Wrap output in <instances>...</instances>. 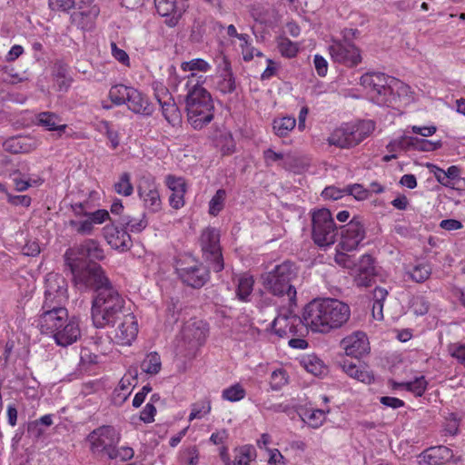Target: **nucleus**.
<instances>
[{
  "instance_id": "57",
  "label": "nucleus",
  "mask_w": 465,
  "mask_h": 465,
  "mask_svg": "<svg viewBox=\"0 0 465 465\" xmlns=\"http://www.w3.org/2000/svg\"><path fill=\"white\" fill-rule=\"evenodd\" d=\"M134 451L133 448L128 446H123L118 448L117 446L112 450L108 458L110 460H119L121 461H127L133 459Z\"/></svg>"
},
{
  "instance_id": "2",
  "label": "nucleus",
  "mask_w": 465,
  "mask_h": 465,
  "mask_svg": "<svg viewBox=\"0 0 465 465\" xmlns=\"http://www.w3.org/2000/svg\"><path fill=\"white\" fill-rule=\"evenodd\" d=\"M38 327L42 333L53 337L58 346L66 347L81 337L79 320L69 317L66 308L42 312L38 318Z\"/></svg>"
},
{
  "instance_id": "31",
  "label": "nucleus",
  "mask_w": 465,
  "mask_h": 465,
  "mask_svg": "<svg viewBox=\"0 0 465 465\" xmlns=\"http://www.w3.org/2000/svg\"><path fill=\"white\" fill-rule=\"evenodd\" d=\"M135 377L132 373L124 374L120 380L118 386L114 391V401L116 404H122L124 402L132 392V389L134 386Z\"/></svg>"
},
{
  "instance_id": "64",
  "label": "nucleus",
  "mask_w": 465,
  "mask_h": 465,
  "mask_svg": "<svg viewBox=\"0 0 465 465\" xmlns=\"http://www.w3.org/2000/svg\"><path fill=\"white\" fill-rule=\"evenodd\" d=\"M287 382L285 371L279 369L272 372L271 384L273 390L281 389Z\"/></svg>"
},
{
  "instance_id": "25",
  "label": "nucleus",
  "mask_w": 465,
  "mask_h": 465,
  "mask_svg": "<svg viewBox=\"0 0 465 465\" xmlns=\"http://www.w3.org/2000/svg\"><path fill=\"white\" fill-rule=\"evenodd\" d=\"M125 104L135 114L150 115L153 109L148 99L137 89L131 87Z\"/></svg>"
},
{
  "instance_id": "42",
  "label": "nucleus",
  "mask_w": 465,
  "mask_h": 465,
  "mask_svg": "<svg viewBox=\"0 0 465 465\" xmlns=\"http://www.w3.org/2000/svg\"><path fill=\"white\" fill-rule=\"evenodd\" d=\"M141 369L150 375H156L162 369L161 357L157 352H151L141 362Z\"/></svg>"
},
{
  "instance_id": "20",
  "label": "nucleus",
  "mask_w": 465,
  "mask_h": 465,
  "mask_svg": "<svg viewBox=\"0 0 465 465\" xmlns=\"http://www.w3.org/2000/svg\"><path fill=\"white\" fill-rule=\"evenodd\" d=\"M361 84L368 91L369 95L375 93V91L383 88L389 83L395 84V85L401 86L402 89H410L404 83L386 75L382 73H367L364 74L360 79Z\"/></svg>"
},
{
  "instance_id": "18",
  "label": "nucleus",
  "mask_w": 465,
  "mask_h": 465,
  "mask_svg": "<svg viewBox=\"0 0 465 465\" xmlns=\"http://www.w3.org/2000/svg\"><path fill=\"white\" fill-rule=\"evenodd\" d=\"M341 347L347 356L361 358L370 351V343L366 334L362 331H355L341 341Z\"/></svg>"
},
{
  "instance_id": "26",
  "label": "nucleus",
  "mask_w": 465,
  "mask_h": 465,
  "mask_svg": "<svg viewBox=\"0 0 465 465\" xmlns=\"http://www.w3.org/2000/svg\"><path fill=\"white\" fill-rule=\"evenodd\" d=\"M423 458L429 465H441L453 458V451L443 445L434 446L423 452Z\"/></svg>"
},
{
  "instance_id": "17",
  "label": "nucleus",
  "mask_w": 465,
  "mask_h": 465,
  "mask_svg": "<svg viewBox=\"0 0 465 465\" xmlns=\"http://www.w3.org/2000/svg\"><path fill=\"white\" fill-rule=\"evenodd\" d=\"M303 319L302 320L298 316L289 314H280L272 322V329L274 334L279 338L289 339L295 336L299 330L302 328Z\"/></svg>"
},
{
  "instance_id": "11",
  "label": "nucleus",
  "mask_w": 465,
  "mask_h": 465,
  "mask_svg": "<svg viewBox=\"0 0 465 465\" xmlns=\"http://www.w3.org/2000/svg\"><path fill=\"white\" fill-rule=\"evenodd\" d=\"M71 273L73 281L78 288H94L96 293L102 287L111 284L102 267L95 262L73 271Z\"/></svg>"
},
{
  "instance_id": "53",
  "label": "nucleus",
  "mask_w": 465,
  "mask_h": 465,
  "mask_svg": "<svg viewBox=\"0 0 465 465\" xmlns=\"http://www.w3.org/2000/svg\"><path fill=\"white\" fill-rule=\"evenodd\" d=\"M69 224L77 233L82 235H89L94 231V224L88 216H85L84 220H71Z\"/></svg>"
},
{
  "instance_id": "7",
  "label": "nucleus",
  "mask_w": 465,
  "mask_h": 465,
  "mask_svg": "<svg viewBox=\"0 0 465 465\" xmlns=\"http://www.w3.org/2000/svg\"><path fill=\"white\" fill-rule=\"evenodd\" d=\"M312 240L320 247L332 245L337 237V227L331 212L322 208L312 214Z\"/></svg>"
},
{
  "instance_id": "15",
  "label": "nucleus",
  "mask_w": 465,
  "mask_h": 465,
  "mask_svg": "<svg viewBox=\"0 0 465 465\" xmlns=\"http://www.w3.org/2000/svg\"><path fill=\"white\" fill-rule=\"evenodd\" d=\"M138 195L143 206L151 213H158L162 209V200L158 186L152 177H143L138 185Z\"/></svg>"
},
{
  "instance_id": "19",
  "label": "nucleus",
  "mask_w": 465,
  "mask_h": 465,
  "mask_svg": "<svg viewBox=\"0 0 465 465\" xmlns=\"http://www.w3.org/2000/svg\"><path fill=\"white\" fill-rule=\"evenodd\" d=\"M103 231L105 241L113 249L125 252L131 248L132 240L126 230L114 224H107Z\"/></svg>"
},
{
  "instance_id": "32",
  "label": "nucleus",
  "mask_w": 465,
  "mask_h": 465,
  "mask_svg": "<svg viewBox=\"0 0 465 465\" xmlns=\"http://www.w3.org/2000/svg\"><path fill=\"white\" fill-rule=\"evenodd\" d=\"M342 371L350 377L364 383H371L373 381V375L367 370L359 369L358 366L348 360L341 361Z\"/></svg>"
},
{
  "instance_id": "44",
  "label": "nucleus",
  "mask_w": 465,
  "mask_h": 465,
  "mask_svg": "<svg viewBox=\"0 0 465 465\" xmlns=\"http://www.w3.org/2000/svg\"><path fill=\"white\" fill-rule=\"evenodd\" d=\"M99 8L97 5H93L88 11H82L74 14V19H79L78 24L84 30H90L93 28L94 20L99 15Z\"/></svg>"
},
{
  "instance_id": "45",
  "label": "nucleus",
  "mask_w": 465,
  "mask_h": 465,
  "mask_svg": "<svg viewBox=\"0 0 465 465\" xmlns=\"http://www.w3.org/2000/svg\"><path fill=\"white\" fill-rule=\"evenodd\" d=\"M240 47L244 61H251L254 56H262V53L252 46V39L247 34L239 35Z\"/></svg>"
},
{
  "instance_id": "27",
  "label": "nucleus",
  "mask_w": 465,
  "mask_h": 465,
  "mask_svg": "<svg viewBox=\"0 0 465 465\" xmlns=\"http://www.w3.org/2000/svg\"><path fill=\"white\" fill-rule=\"evenodd\" d=\"M80 249V244L74 245L66 250L64 255L65 265L70 269V272L81 269L92 263L88 262L86 256Z\"/></svg>"
},
{
  "instance_id": "1",
  "label": "nucleus",
  "mask_w": 465,
  "mask_h": 465,
  "mask_svg": "<svg viewBox=\"0 0 465 465\" xmlns=\"http://www.w3.org/2000/svg\"><path fill=\"white\" fill-rule=\"evenodd\" d=\"M349 305L338 299H315L303 311V324L312 331L328 333L341 328L350 319Z\"/></svg>"
},
{
  "instance_id": "52",
  "label": "nucleus",
  "mask_w": 465,
  "mask_h": 465,
  "mask_svg": "<svg viewBox=\"0 0 465 465\" xmlns=\"http://www.w3.org/2000/svg\"><path fill=\"white\" fill-rule=\"evenodd\" d=\"M246 392L243 387L239 383H235L224 389L222 392V397L225 401L234 402L242 400Z\"/></svg>"
},
{
  "instance_id": "10",
  "label": "nucleus",
  "mask_w": 465,
  "mask_h": 465,
  "mask_svg": "<svg viewBox=\"0 0 465 465\" xmlns=\"http://www.w3.org/2000/svg\"><path fill=\"white\" fill-rule=\"evenodd\" d=\"M86 440L94 454H104L108 457L120 442L121 434L114 427L103 425L91 431Z\"/></svg>"
},
{
  "instance_id": "39",
  "label": "nucleus",
  "mask_w": 465,
  "mask_h": 465,
  "mask_svg": "<svg viewBox=\"0 0 465 465\" xmlns=\"http://www.w3.org/2000/svg\"><path fill=\"white\" fill-rule=\"evenodd\" d=\"M80 245L81 252H84V254L86 256L88 261H101L104 258V250L96 241L93 239H87L81 242Z\"/></svg>"
},
{
  "instance_id": "13",
  "label": "nucleus",
  "mask_w": 465,
  "mask_h": 465,
  "mask_svg": "<svg viewBox=\"0 0 465 465\" xmlns=\"http://www.w3.org/2000/svg\"><path fill=\"white\" fill-rule=\"evenodd\" d=\"M176 272L183 282L193 288L203 287L210 279L208 269L197 261L179 262Z\"/></svg>"
},
{
  "instance_id": "58",
  "label": "nucleus",
  "mask_w": 465,
  "mask_h": 465,
  "mask_svg": "<svg viewBox=\"0 0 465 465\" xmlns=\"http://www.w3.org/2000/svg\"><path fill=\"white\" fill-rule=\"evenodd\" d=\"M0 77L3 82L11 84H15L27 80L26 77L21 76L19 74L15 72L13 67L9 66H5L2 68Z\"/></svg>"
},
{
  "instance_id": "24",
  "label": "nucleus",
  "mask_w": 465,
  "mask_h": 465,
  "mask_svg": "<svg viewBox=\"0 0 465 465\" xmlns=\"http://www.w3.org/2000/svg\"><path fill=\"white\" fill-rule=\"evenodd\" d=\"M394 90H396L399 93V94H407L410 89H402L401 86H398L395 85V84L389 83L385 84V86L382 89L380 88V90L375 91V93L371 94L370 97L373 103L379 105L390 106L396 99Z\"/></svg>"
},
{
  "instance_id": "49",
  "label": "nucleus",
  "mask_w": 465,
  "mask_h": 465,
  "mask_svg": "<svg viewBox=\"0 0 465 465\" xmlns=\"http://www.w3.org/2000/svg\"><path fill=\"white\" fill-rule=\"evenodd\" d=\"M122 223L125 226L126 230H129L131 232L134 233L141 232L148 225L145 213H142L140 218L124 216L122 218Z\"/></svg>"
},
{
  "instance_id": "37",
  "label": "nucleus",
  "mask_w": 465,
  "mask_h": 465,
  "mask_svg": "<svg viewBox=\"0 0 465 465\" xmlns=\"http://www.w3.org/2000/svg\"><path fill=\"white\" fill-rule=\"evenodd\" d=\"M165 98H167V102L164 100L163 104H160L163 115L172 126L178 125L181 123L180 111L172 96L166 95Z\"/></svg>"
},
{
  "instance_id": "61",
  "label": "nucleus",
  "mask_w": 465,
  "mask_h": 465,
  "mask_svg": "<svg viewBox=\"0 0 465 465\" xmlns=\"http://www.w3.org/2000/svg\"><path fill=\"white\" fill-rule=\"evenodd\" d=\"M345 193L352 195L356 200H365L369 196V191L364 189L362 185L355 183L345 187Z\"/></svg>"
},
{
  "instance_id": "16",
  "label": "nucleus",
  "mask_w": 465,
  "mask_h": 465,
  "mask_svg": "<svg viewBox=\"0 0 465 465\" xmlns=\"http://www.w3.org/2000/svg\"><path fill=\"white\" fill-rule=\"evenodd\" d=\"M364 238L365 229L363 224L359 221L351 220L342 227L341 241L337 248L346 252L355 251Z\"/></svg>"
},
{
  "instance_id": "5",
  "label": "nucleus",
  "mask_w": 465,
  "mask_h": 465,
  "mask_svg": "<svg viewBox=\"0 0 465 465\" xmlns=\"http://www.w3.org/2000/svg\"><path fill=\"white\" fill-rule=\"evenodd\" d=\"M296 276L295 265L291 262H284L267 273L264 278V287L272 294L282 298L292 305L296 301V289L291 282Z\"/></svg>"
},
{
  "instance_id": "51",
  "label": "nucleus",
  "mask_w": 465,
  "mask_h": 465,
  "mask_svg": "<svg viewBox=\"0 0 465 465\" xmlns=\"http://www.w3.org/2000/svg\"><path fill=\"white\" fill-rule=\"evenodd\" d=\"M211 410V402L208 400H203L192 404L191 412L189 415V421H192L195 419L203 418L204 416L210 413Z\"/></svg>"
},
{
  "instance_id": "21",
  "label": "nucleus",
  "mask_w": 465,
  "mask_h": 465,
  "mask_svg": "<svg viewBox=\"0 0 465 465\" xmlns=\"http://www.w3.org/2000/svg\"><path fill=\"white\" fill-rule=\"evenodd\" d=\"M165 184L171 191L169 196L171 207L176 210L182 208L185 203L184 194L187 188L185 180L183 177L169 174L165 177Z\"/></svg>"
},
{
  "instance_id": "54",
  "label": "nucleus",
  "mask_w": 465,
  "mask_h": 465,
  "mask_svg": "<svg viewBox=\"0 0 465 465\" xmlns=\"http://www.w3.org/2000/svg\"><path fill=\"white\" fill-rule=\"evenodd\" d=\"M226 193L223 189H219L209 203L210 214L216 216L223 208Z\"/></svg>"
},
{
  "instance_id": "60",
  "label": "nucleus",
  "mask_w": 465,
  "mask_h": 465,
  "mask_svg": "<svg viewBox=\"0 0 465 465\" xmlns=\"http://www.w3.org/2000/svg\"><path fill=\"white\" fill-rule=\"evenodd\" d=\"M158 14L168 16L175 11V0H154Z\"/></svg>"
},
{
  "instance_id": "12",
  "label": "nucleus",
  "mask_w": 465,
  "mask_h": 465,
  "mask_svg": "<svg viewBox=\"0 0 465 465\" xmlns=\"http://www.w3.org/2000/svg\"><path fill=\"white\" fill-rule=\"evenodd\" d=\"M329 54L333 63L354 67L361 62L360 49L347 40L332 39L328 46Z\"/></svg>"
},
{
  "instance_id": "55",
  "label": "nucleus",
  "mask_w": 465,
  "mask_h": 465,
  "mask_svg": "<svg viewBox=\"0 0 465 465\" xmlns=\"http://www.w3.org/2000/svg\"><path fill=\"white\" fill-rule=\"evenodd\" d=\"M25 139L21 137H15L7 140L5 143V149L13 153H23L29 151Z\"/></svg>"
},
{
  "instance_id": "46",
  "label": "nucleus",
  "mask_w": 465,
  "mask_h": 465,
  "mask_svg": "<svg viewBox=\"0 0 465 465\" xmlns=\"http://www.w3.org/2000/svg\"><path fill=\"white\" fill-rule=\"evenodd\" d=\"M388 296V291L381 287H377L373 291V305H372V315L376 320H381L383 318L382 308L383 302Z\"/></svg>"
},
{
  "instance_id": "47",
  "label": "nucleus",
  "mask_w": 465,
  "mask_h": 465,
  "mask_svg": "<svg viewBox=\"0 0 465 465\" xmlns=\"http://www.w3.org/2000/svg\"><path fill=\"white\" fill-rule=\"evenodd\" d=\"M131 86H126L124 84H115L110 88L108 96L112 103L115 105L125 104Z\"/></svg>"
},
{
  "instance_id": "56",
  "label": "nucleus",
  "mask_w": 465,
  "mask_h": 465,
  "mask_svg": "<svg viewBox=\"0 0 465 465\" xmlns=\"http://www.w3.org/2000/svg\"><path fill=\"white\" fill-rule=\"evenodd\" d=\"M411 308L416 315H424L428 312L430 303L422 295H414L411 300Z\"/></svg>"
},
{
  "instance_id": "23",
  "label": "nucleus",
  "mask_w": 465,
  "mask_h": 465,
  "mask_svg": "<svg viewBox=\"0 0 465 465\" xmlns=\"http://www.w3.org/2000/svg\"><path fill=\"white\" fill-rule=\"evenodd\" d=\"M352 147L361 143L371 135L375 129V124L371 120H362L356 123H347Z\"/></svg>"
},
{
  "instance_id": "4",
  "label": "nucleus",
  "mask_w": 465,
  "mask_h": 465,
  "mask_svg": "<svg viewBox=\"0 0 465 465\" xmlns=\"http://www.w3.org/2000/svg\"><path fill=\"white\" fill-rule=\"evenodd\" d=\"M124 303V299L112 283L102 287L92 302L91 316L94 326L100 329L114 326L125 314Z\"/></svg>"
},
{
  "instance_id": "43",
  "label": "nucleus",
  "mask_w": 465,
  "mask_h": 465,
  "mask_svg": "<svg viewBox=\"0 0 465 465\" xmlns=\"http://www.w3.org/2000/svg\"><path fill=\"white\" fill-rule=\"evenodd\" d=\"M12 181L17 192H25L32 186H39L44 183V180L39 176L28 179L23 178L19 171L13 173Z\"/></svg>"
},
{
  "instance_id": "62",
  "label": "nucleus",
  "mask_w": 465,
  "mask_h": 465,
  "mask_svg": "<svg viewBox=\"0 0 465 465\" xmlns=\"http://www.w3.org/2000/svg\"><path fill=\"white\" fill-rule=\"evenodd\" d=\"M449 352L458 363L465 367V343H455L450 345Z\"/></svg>"
},
{
  "instance_id": "3",
  "label": "nucleus",
  "mask_w": 465,
  "mask_h": 465,
  "mask_svg": "<svg viewBox=\"0 0 465 465\" xmlns=\"http://www.w3.org/2000/svg\"><path fill=\"white\" fill-rule=\"evenodd\" d=\"M195 77L194 74L186 76L185 104L188 122L194 129L200 130L213 119L214 105L210 92Z\"/></svg>"
},
{
  "instance_id": "59",
  "label": "nucleus",
  "mask_w": 465,
  "mask_h": 465,
  "mask_svg": "<svg viewBox=\"0 0 465 465\" xmlns=\"http://www.w3.org/2000/svg\"><path fill=\"white\" fill-rule=\"evenodd\" d=\"M374 261L371 255L363 254L359 259L358 263L355 262V266L353 268L354 272H374Z\"/></svg>"
},
{
  "instance_id": "28",
  "label": "nucleus",
  "mask_w": 465,
  "mask_h": 465,
  "mask_svg": "<svg viewBox=\"0 0 465 465\" xmlns=\"http://www.w3.org/2000/svg\"><path fill=\"white\" fill-rule=\"evenodd\" d=\"M234 459L232 465H251L252 461L256 459V451L252 445H242L233 450ZM227 465H231L228 457L223 458Z\"/></svg>"
},
{
  "instance_id": "30",
  "label": "nucleus",
  "mask_w": 465,
  "mask_h": 465,
  "mask_svg": "<svg viewBox=\"0 0 465 465\" xmlns=\"http://www.w3.org/2000/svg\"><path fill=\"white\" fill-rule=\"evenodd\" d=\"M38 124L44 126L48 131H55L58 133V135L61 136L63 133L67 128V125L62 124V120L54 113L51 112H43L37 115Z\"/></svg>"
},
{
  "instance_id": "63",
  "label": "nucleus",
  "mask_w": 465,
  "mask_h": 465,
  "mask_svg": "<svg viewBox=\"0 0 465 465\" xmlns=\"http://www.w3.org/2000/svg\"><path fill=\"white\" fill-rule=\"evenodd\" d=\"M345 252L346 251H342L340 248H337V252L335 254L334 260L336 263L344 268L353 269L355 266V261L352 259L351 255L345 253Z\"/></svg>"
},
{
  "instance_id": "33",
  "label": "nucleus",
  "mask_w": 465,
  "mask_h": 465,
  "mask_svg": "<svg viewBox=\"0 0 465 465\" xmlns=\"http://www.w3.org/2000/svg\"><path fill=\"white\" fill-rule=\"evenodd\" d=\"M234 282L237 285L236 296L242 302H247L253 289L254 280L252 276L242 273L235 277Z\"/></svg>"
},
{
  "instance_id": "9",
  "label": "nucleus",
  "mask_w": 465,
  "mask_h": 465,
  "mask_svg": "<svg viewBox=\"0 0 465 465\" xmlns=\"http://www.w3.org/2000/svg\"><path fill=\"white\" fill-rule=\"evenodd\" d=\"M200 245L203 259L209 262L211 269L219 272L223 270L224 263L220 246V233L215 228L204 229L200 236Z\"/></svg>"
},
{
  "instance_id": "22",
  "label": "nucleus",
  "mask_w": 465,
  "mask_h": 465,
  "mask_svg": "<svg viewBox=\"0 0 465 465\" xmlns=\"http://www.w3.org/2000/svg\"><path fill=\"white\" fill-rule=\"evenodd\" d=\"M208 325L202 320H191L183 329V337L185 341L193 344H202L208 334Z\"/></svg>"
},
{
  "instance_id": "8",
  "label": "nucleus",
  "mask_w": 465,
  "mask_h": 465,
  "mask_svg": "<svg viewBox=\"0 0 465 465\" xmlns=\"http://www.w3.org/2000/svg\"><path fill=\"white\" fill-rule=\"evenodd\" d=\"M68 300L67 282L60 274L49 273L45 279V301L42 312L65 308L64 304Z\"/></svg>"
},
{
  "instance_id": "34",
  "label": "nucleus",
  "mask_w": 465,
  "mask_h": 465,
  "mask_svg": "<svg viewBox=\"0 0 465 465\" xmlns=\"http://www.w3.org/2000/svg\"><path fill=\"white\" fill-rule=\"evenodd\" d=\"M300 363L307 372L314 376H322L327 372V367L323 361L314 354L303 356Z\"/></svg>"
},
{
  "instance_id": "48",
  "label": "nucleus",
  "mask_w": 465,
  "mask_h": 465,
  "mask_svg": "<svg viewBox=\"0 0 465 465\" xmlns=\"http://www.w3.org/2000/svg\"><path fill=\"white\" fill-rule=\"evenodd\" d=\"M114 192L124 197H128L134 193V186L131 183V175L129 173L120 174L117 182L114 184Z\"/></svg>"
},
{
  "instance_id": "35",
  "label": "nucleus",
  "mask_w": 465,
  "mask_h": 465,
  "mask_svg": "<svg viewBox=\"0 0 465 465\" xmlns=\"http://www.w3.org/2000/svg\"><path fill=\"white\" fill-rule=\"evenodd\" d=\"M327 141L330 145H334L339 148L344 149L352 147L350 138V132L346 124L335 129L328 137Z\"/></svg>"
},
{
  "instance_id": "41",
  "label": "nucleus",
  "mask_w": 465,
  "mask_h": 465,
  "mask_svg": "<svg viewBox=\"0 0 465 465\" xmlns=\"http://www.w3.org/2000/svg\"><path fill=\"white\" fill-rule=\"evenodd\" d=\"M428 382L425 377L420 376L409 382L394 383L393 388H403L413 393L416 397H420L424 394Z\"/></svg>"
},
{
  "instance_id": "29",
  "label": "nucleus",
  "mask_w": 465,
  "mask_h": 465,
  "mask_svg": "<svg viewBox=\"0 0 465 465\" xmlns=\"http://www.w3.org/2000/svg\"><path fill=\"white\" fill-rule=\"evenodd\" d=\"M405 272L415 282L421 283L427 281L432 272V267L428 262H418L405 267Z\"/></svg>"
},
{
  "instance_id": "6",
  "label": "nucleus",
  "mask_w": 465,
  "mask_h": 465,
  "mask_svg": "<svg viewBox=\"0 0 465 465\" xmlns=\"http://www.w3.org/2000/svg\"><path fill=\"white\" fill-rule=\"evenodd\" d=\"M214 62L216 63L215 73L196 76V81L203 86L206 84L209 88L223 95L233 93L236 89V83L230 60L221 51L216 55Z\"/></svg>"
},
{
  "instance_id": "50",
  "label": "nucleus",
  "mask_w": 465,
  "mask_h": 465,
  "mask_svg": "<svg viewBox=\"0 0 465 465\" xmlns=\"http://www.w3.org/2000/svg\"><path fill=\"white\" fill-rule=\"evenodd\" d=\"M277 45L282 55L288 58L294 57L299 51V45L286 36L278 37Z\"/></svg>"
},
{
  "instance_id": "14",
  "label": "nucleus",
  "mask_w": 465,
  "mask_h": 465,
  "mask_svg": "<svg viewBox=\"0 0 465 465\" xmlns=\"http://www.w3.org/2000/svg\"><path fill=\"white\" fill-rule=\"evenodd\" d=\"M119 322L113 331V341L122 346H130L136 339L139 325L134 313L128 312L123 314Z\"/></svg>"
},
{
  "instance_id": "36",
  "label": "nucleus",
  "mask_w": 465,
  "mask_h": 465,
  "mask_svg": "<svg viewBox=\"0 0 465 465\" xmlns=\"http://www.w3.org/2000/svg\"><path fill=\"white\" fill-rule=\"evenodd\" d=\"M181 70L183 72L190 73L187 76L194 74L200 76L201 74L196 72L206 74L212 70V64L203 58H193L189 61H184L181 64Z\"/></svg>"
},
{
  "instance_id": "40",
  "label": "nucleus",
  "mask_w": 465,
  "mask_h": 465,
  "mask_svg": "<svg viewBox=\"0 0 465 465\" xmlns=\"http://www.w3.org/2000/svg\"><path fill=\"white\" fill-rule=\"evenodd\" d=\"M295 125L296 119L292 116L279 117L272 122L273 132L279 137L287 136Z\"/></svg>"
},
{
  "instance_id": "38",
  "label": "nucleus",
  "mask_w": 465,
  "mask_h": 465,
  "mask_svg": "<svg viewBox=\"0 0 465 465\" xmlns=\"http://www.w3.org/2000/svg\"><path fill=\"white\" fill-rule=\"evenodd\" d=\"M329 412V409H312L306 410L302 414V419L310 427L313 429L320 428L326 420V414Z\"/></svg>"
}]
</instances>
